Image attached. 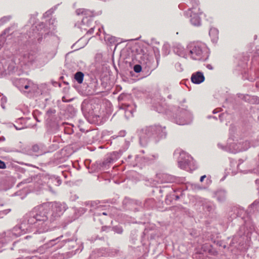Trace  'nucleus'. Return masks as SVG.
Here are the masks:
<instances>
[{
	"instance_id": "obj_1",
	"label": "nucleus",
	"mask_w": 259,
	"mask_h": 259,
	"mask_svg": "<svg viewBox=\"0 0 259 259\" xmlns=\"http://www.w3.org/2000/svg\"><path fill=\"white\" fill-rule=\"evenodd\" d=\"M190 51L191 58L194 60H200L202 59L205 47L204 45L196 42L194 43Z\"/></svg>"
},
{
	"instance_id": "obj_2",
	"label": "nucleus",
	"mask_w": 259,
	"mask_h": 259,
	"mask_svg": "<svg viewBox=\"0 0 259 259\" xmlns=\"http://www.w3.org/2000/svg\"><path fill=\"white\" fill-rule=\"evenodd\" d=\"M50 206L47 204H44L38 208V212L35 215L37 221H46L48 220V213L50 210Z\"/></svg>"
},
{
	"instance_id": "obj_3",
	"label": "nucleus",
	"mask_w": 259,
	"mask_h": 259,
	"mask_svg": "<svg viewBox=\"0 0 259 259\" xmlns=\"http://www.w3.org/2000/svg\"><path fill=\"white\" fill-rule=\"evenodd\" d=\"M191 79L192 82L199 84L204 81L205 77L202 73L197 72L192 75Z\"/></svg>"
},
{
	"instance_id": "obj_4",
	"label": "nucleus",
	"mask_w": 259,
	"mask_h": 259,
	"mask_svg": "<svg viewBox=\"0 0 259 259\" xmlns=\"http://www.w3.org/2000/svg\"><path fill=\"white\" fill-rule=\"evenodd\" d=\"M190 16L191 17L190 20L192 24L194 25H199L200 22V19L199 17L198 14H194V16L191 14Z\"/></svg>"
},
{
	"instance_id": "obj_5",
	"label": "nucleus",
	"mask_w": 259,
	"mask_h": 259,
	"mask_svg": "<svg viewBox=\"0 0 259 259\" xmlns=\"http://www.w3.org/2000/svg\"><path fill=\"white\" fill-rule=\"evenodd\" d=\"M84 74L81 72H77L75 74L74 78L79 83H81L83 80Z\"/></svg>"
},
{
	"instance_id": "obj_6",
	"label": "nucleus",
	"mask_w": 259,
	"mask_h": 259,
	"mask_svg": "<svg viewBox=\"0 0 259 259\" xmlns=\"http://www.w3.org/2000/svg\"><path fill=\"white\" fill-rule=\"evenodd\" d=\"M88 13L87 10H85L84 9H79L76 10V13L77 15H86L87 13Z\"/></svg>"
},
{
	"instance_id": "obj_7",
	"label": "nucleus",
	"mask_w": 259,
	"mask_h": 259,
	"mask_svg": "<svg viewBox=\"0 0 259 259\" xmlns=\"http://www.w3.org/2000/svg\"><path fill=\"white\" fill-rule=\"evenodd\" d=\"M112 161V158L111 157H109V158H107L106 160H105L103 163V166L106 167V165H108L109 163H111Z\"/></svg>"
},
{
	"instance_id": "obj_8",
	"label": "nucleus",
	"mask_w": 259,
	"mask_h": 259,
	"mask_svg": "<svg viewBox=\"0 0 259 259\" xmlns=\"http://www.w3.org/2000/svg\"><path fill=\"white\" fill-rule=\"evenodd\" d=\"M134 71L137 72V73H139L142 70V67L140 65H136L135 66H134Z\"/></svg>"
},
{
	"instance_id": "obj_9",
	"label": "nucleus",
	"mask_w": 259,
	"mask_h": 259,
	"mask_svg": "<svg viewBox=\"0 0 259 259\" xmlns=\"http://www.w3.org/2000/svg\"><path fill=\"white\" fill-rule=\"evenodd\" d=\"M128 107L129 105L125 103H121L120 105V108L123 109H126Z\"/></svg>"
},
{
	"instance_id": "obj_10",
	"label": "nucleus",
	"mask_w": 259,
	"mask_h": 259,
	"mask_svg": "<svg viewBox=\"0 0 259 259\" xmlns=\"http://www.w3.org/2000/svg\"><path fill=\"white\" fill-rule=\"evenodd\" d=\"M6 167V166L5 163L4 161L0 160V168L4 169Z\"/></svg>"
},
{
	"instance_id": "obj_11",
	"label": "nucleus",
	"mask_w": 259,
	"mask_h": 259,
	"mask_svg": "<svg viewBox=\"0 0 259 259\" xmlns=\"http://www.w3.org/2000/svg\"><path fill=\"white\" fill-rule=\"evenodd\" d=\"M105 39L106 41H108L109 43V45L110 46H112V39L111 38L110 39H109V37H108L107 36L105 37Z\"/></svg>"
},
{
	"instance_id": "obj_12",
	"label": "nucleus",
	"mask_w": 259,
	"mask_h": 259,
	"mask_svg": "<svg viewBox=\"0 0 259 259\" xmlns=\"http://www.w3.org/2000/svg\"><path fill=\"white\" fill-rule=\"evenodd\" d=\"M116 232L118 233H120L122 232V230L120 228H116Z\"/></svg>"
},
{
	"instance_id": "obj_13",
	"label": "nucleus",
	"mask_w": 259,
	"mask_h": 259,
	"mask_svg": "<svg viewBox=\"0 0 259 259\" xmlns=\"http://www.w3.org/2000/svg\"><path fill=\"white\" fill-rule=\"evenodd\" d=\"M206 178V176L205 175H204V176H202L201 177L200 179V181L201 182H202L204 180V179Z\"/></svg>"
},
{
	"instance_id": "obj_14",
	"label": "nucleus",
	"mask_w": 259,
	"mask_h": 259,
	"mask_svg": "<svg viewBox=\"0 0 259 259\" xmlns=\"http://www.w3.org/2000/svg\"><path fill=\"white\" fill-rule=\"evenodd\" d=\"M101 214H103V215H107V214H108V213H107V212H106V211H103V212H101V213H98V215H101Z\"/></svg>"
},
{
	"instance_id": "obj_15",
	"label": "nucleus",
	"mask_w": 259,
	"mask_h": 259,
	"mask_svg": "<svg viewBox=\"0 0 259 259\" xmlns=\"http://www.w3.org/2000/svg\"><path fill=\"white\" fill-rule=\"evenodd\" d=\"M123 96H122V95H120V96L119 97V98H118L119 100V101H120V100H122V99H123Z\"/></svg>"
},
{
	"instance_id": "obj_16",
	"label": "nucleus",
	"mask_w": 259,
	"mask_h": 259,
	"mask_svg": "<svg viewBox=\"0 0 259 259\" xmlns=\"http://www.w3.org/2000/svg\"><path fill=\"white\" fill-rule=\"evenodd\" d=\"M29 88V85H25L24 86V89H26V90H27V89H28Z\"/></svg>"
},
{
	"instance_id": "obj_17",
	"label": "nucleus",
	"mask_w": 259,
	"mask_h": 259,
	"mask_svg": "<svg viewBox=\"0 0 259 259\" xmlns=\"http://www.w3.org/2000/svg\"><path fill=\"white\" fill-rule=\"evenodd\" d=\"M52 207H53V208H56L57 207L56 204H55L54 205H53Z\"/></svg>"
},
{
	"instance_id": "obj_18",
	"label": "nucleus",
	"mask_w": 259,
	"mask_h": 259,
	"mask_svg": "<svg viewBox=\"0 0 259 259\" xmlns=\"http://www.w3.org/2000/svg\"><path fill=\"white\" fill-rule=\"evenodd\" d=\"M112 60H113V54L112 56Z\"/></svg>"
},
{
	"instance_id": "obj_19",
	"label": "nucleus",
	"mask_w": 259,
	"mask_h": 259,
	"mask_svg": "<svg viewBox=\"0 0 259 259\" xmlns=\"http://www.w3.org/2000/svg\"><path fill=\"white\" fill-rule=\"evenodd\" d=\"M88 11V13H87V14H86V15H88V13H91V12H89L88 11Z\"/></svg>"
},
{
	"instance_id": "obj_20",
	"label": "nucleus",
	"mask_w": 259,
	"mask_h": 259,
	"mask_svg": "<svg viewBox=\"0 0 259 259\" xmlns=\"http://www.w3.org/2000/svg\"><path fill=\"white\" fill-rule=\"evenodd\" d=\"M2 46L0 44V49L2 48Z\"/></svg>"
}]
</instances>
